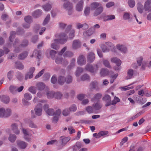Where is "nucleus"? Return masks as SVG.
<instances>
[{"mask_svg":"<svg viewBox=\"0 0 151 151\" xmlns=\"http://www.w3.org/2000/svg\"><path fill=\"white\" fill-rule=\"evenodd\" d=\"M63 96V94L60 92H58L55 93V97L57 99H60Z\"/></svg>","mask_w":151,"mask_h":151,"instance_id":"c03bdc74","label":"nucleus"},{"mask_svg":"<svg viewBox=\"0 0 151 151\" xmlns=\"http://www.w3.org/2000/svg\"><path fill=\"white\" fill-rule=\"evenodd\" d=\"M24 20L26 22L28 23H29L31 22V17L30 16L26 17L24 18Z\"/></svg>","mask_w":151,"mask_h":151,"instance_id":"4d7b16f0","label":"nucleus"},{"mask_svg":"<svg viewBox=\"0 0 151 151\" xmlns=\"http://www.w3.org/2000/svg\"><path fill=\"white\" fill-rule=\"evenodd\" d=\"M55 93L53 91H49L47 93V97L48 99H51L53 97H55Z\"/></svg>","mask_w":151,"mask_h":151,"instance_id":"e433bc0d","label":"nucleus"},{"mask_svg":"<svg viewBox=\"0 0 151 151\" xmlns=\"http://www.w3.org/2000/svg\"><path fill=\"white\" fill-rule=\"evenodd\" d=\"M42 7L45 11H48L51 9V6L50 4H47L43 6H42Z\"/></svg>","mask_w":151,"mask_h":151,"instance_id":"58836bf2","label":"nucleus"},{"mask_svg":"<svg viewBox=\"0 0 151 151\" xmlns=\"http://www.w3.org/2000/svg\"><path fill=\"white\" fill-rule=\"evenodd\" d=\"M103 63L104 66L109 68H111V66L109 61L107 60H104L103 61Z\"/></svg>","mask_w":151,"mask_h":151,"instance_id":"6e6d98bb","label":"nucleus"},{"mask_svg":"<svg viewBox=\"0 0 151 151\" xmlns=\"http://www.w3.org/2000/svg\"><path fill=\"white\" fill-rule=\"evenodd\" d=\"M72 81V78L71 76L70 75L68 76L66 78H65V81L67 83H71Z\"/></svg>","mask_w":151,"mask_h":151,"instance_id":"a19ab883","label":"nucleus"},{"mask_svg":"<svg viewBox=\"0 0 151 151\" xmlns=\"http://www.w3.org/2000/svg\"><path fill=\"white\" fill-rule=\"evenodd\" d=\"M133 70L131 69L129 70L127 73V79H129L132 78L133 75Z\"/></svg>","mask_w":151,"mask_h":151,"instance_id":"473e14b6","label":"nucleus"},{"mask_svg":"<svg viewBox=\"0 0 151 151\" xmlns=\"http://www.w3.org/2000/svg\"><path fill=\"white\" fill-rule=\"evenodd\" d=\"M62 7L68 11L69 15H71L72 14L73 7L72 3L69 1L66 2L63 4Z\"/></svg>","mask_w":151,"mask_h":151,"instance_id":"7ed1b4c3","label":"nucleus"},{"mask_svg":"<svg viewBox=\"0 0 151 151\" xmlns=\"http://www.w3.org/2000/svg\"><path fill=\"white\" fill-rule=\"evenodd\" d=\"M116 46L117 49L122 52H125L127 51L126 47L122 45L118 44Z\"/></svg>","mask_w":151,"mask_h":151,"instance_id":"b1692460","label":"nucleus"},{"mask_svg":"<svg viewBox=\"0 0 151 151\" xmlns=\"http://www.w3.org/2000/svg\"><path fill=\"white\" fill-rule=\"evenodd\" d=\"M28 54L27 52H25L20 54L18 56V58L21 60L24 59L27 56Z\"/></svg>","mask_w":151,"mask_h":151,"instance_id":"c756f323","label":"nucleus"},{"mask_svg":"<svg viewBox=\"0 0 151 151\" xmlns=\"http://www.w3.org/2000/svg\"><path fill=\"white\" fill-rule=\"evenodd\" d=\"M65 82V78L63 76H60L59 77L58 82L60 85H62Z\"/></svg>","mask_w":151,"mask_h":151,"instance_id":"2f4dec72","label":"nucleus"},{"mask_svg":"<svg viewBox=\"0 0 151 151\" xmlns=\"http://www.w3.org/2000/svg\"><path fill=\"white\" fill-rule=\"evenodd\" d=\"M119 101L120 99H119L115 96L114 98V99L111 102V104H116L117 103L119 102Z\"/></svg>","mask_w":151,"mask_h":151,"instance_id":"864d4df0","label":"nucleus"},{"mask_svg":"<svg viewBox=\"0 0 151 151\" xmlns=\"http://www.w3.org/2000/svg\"><path fill=\"white\" fill-rule=\"evenodd\" d=\"M12 128L14 132L16 134L19 133V131L17 129V125L16 124H13L11 125Z\"/></svg>","mask_w":151,"mask_h":151,"instance_id":"393cba45","label":"nucleus"},{"mask_svg":"<svg viewBox=\"0 0 151 151\" xmlns=\"http://www.w3.org/2000/svg\"><path fill=\"white\" fill-rule=\"evenodd\" d=\"M55 37L58 39L54 40V42L52 43L51 46L52 48L57 50L58 48L57 44L58 43L62 44L64 43L67 41V37L64 33H63L60 34H56Z\"/></svg>","mask_w":151,"mask_h":151,"instance_id":"f257e3e1","label":"nucleus"},{"mask_svg":"<svg viewBox=\"0 0 151 151\" xmlns=\"http://www.w3.org/2000/svg\"><path fill=\"white\" fill-rule=\"evenodd\" d=\"M108 133V132L107 131H101L99 132L98 133V136L99 137V138L101 136H104L105 135H106Z\"/></svg>","mask_w":151,"mask_h":151,"instance_id":"09e8293b","label":"nucleus"},{"mask_svg":"<svg viewBox=\"0 0 151 151\" xmlns=\"http://www.w3.org/2000/svg\"><path fill=\"white\" fill-rule=\"evenodd\" d=\"M15 32L14 31H12L11 33V35L9 37V40L11 42L12 41V40L15 37Z\"/></svg>","mask_w":151,"mask_h":151,"instance_id":"5fc2aeb1","label":"nucleus"},{"mask_svg":"<svg viewBox=\"0 0 151 151\" xmlns=\"http://www.w3.org/2000/svg\"><path fill=\"white\" fill-rule=\"evenodd\" d=\"M82 147V144L80 143H76V145L73 147V151H78Z\"/></svg>","mask_w":151,"mask_h":151,"instance_id":"5701e85b","label":"nucleus"},{"mask_svg":"<svg viewBox=\"0 0 151 151\" xmlns=\"http://www.w3.org/2000/svg\"><path fill=\"white\" fill-rule=\"evenodd\" d=\"M15 66L16 68L20 70L23 69L24 68V66L22 63L19 62L15 63Z\"/></svg>","mask_w":151,"mask_h":151,"instance_id":"c85d7f7f","label":"nucleus"},{"mask_svg":"<svg viewBox=\"0 0 151 151\" xmlns=\"http://www.w3.org/2000/svg\"><path fill=\"white\" fill-rule=\"evenodd\" d=\"M115 18V17L113 15H107L106 16L105 19L106 20H111Z\"/></svg>","mask_w":151,"mask_h":151,"instance_id":"3c124183","label":"nucleus"},{"mask_svg":"<svg viewBox=\"0 0 151 151\" xmlns=\"http://www.w3.org/2000/svg\"><path fill=\"white\" fill-rule=\"evenodd\" d=\"M35 70V68L34 67H32L29 69V72L26 75L25 79L27 80L28 78H31L33 76V73Z\"/></svg>","mask_w":151,"mask_h":151,"instance_id":"6e6552de","label":"nucleus"},{"mask_svg":"<svg viewBox=\"0 0 151 151\" xmlns=\"http://www.w3.org/2000/svg\"><path fill=\"white\" fill-rule=\"evenodd\" d=\"M9 89L10 92L13 93L17 91V88L14 86H10Z\"/></svg>","mask_w":151,"mask_h":151,"instance_id":"ea45409f","label":"nucleus"},{"mask_svg":"<svg viewBox=\"0 0 151 151\" xmlns=\"http://www.w3.org/2000/svg\"><path fill=\"white\" fill-rule=\"evenodd\" d=\"M91 8L89 7H86L84 11V13L86 16H88L90 12Z\"/></svg>","mask_w":151,"mask_h":151,"instance_id":"0e129e2a","label":"nucleus"},{"mask_svg":"<svg viewBox=\"0 0 151 151\" xmlns=\"http://www.w3.org/2000/svg\"><path fill=\"white\" fill-rule=\"evenodd\" d=\"M98 84L96 81L92 82L90 84V87L93 88H96L98 86Z\"/></svg>","mask_w":151,"mask_h":151,"instance_id":"79ce46f5","label":"nucleus"},{"mask_svg":"<svg viewBox=\"0 0 151 151\" xmlns=\"http://www.w3.org/2000/svg\"><path fill=\"white\" fill-rule=\"evenodd\" d=\"M16 139V136L14 134H10L9 137V140L11 142H14Z\"/></svg>","mask_w":151,"mask_h":151,"instance_id":"4c0bfd02","label":"nucleus"},{"mask_svg":"<svg viewBox=\"0 0 151 151\" xmlns=\"http://www.w3.org/2000/svg\"><path fill=\"white\" fill-rule=\"evenodd\" d=\"M137 9L138 12L140 13H142L144 10L143 5L140 2H138L137 4Z\"/></svg>","mask_w":151,"mask_h":151,"instance_id":"cd10ccee","label":"nucleus"},{"mask_svg":"<svg viewBox=\"0 0 151 151\" xmlns=\"http://www.w3.org/2000/svg\"><path fill=\"white\" fill-rule=\"evenodd\" d=\"M95 59V55L93 52L88 53L87 56L88 60L90 62H93Z\"/></svg>","mask_w":151,"mask_h":151,"instance_id":"a211bd4d","label":"nucleus"},{"mask_svg":"<svg viewBox=\"0 0 151 151\" xmlns=\"http://www.w3.org/2000/svg\"><path fill=\"white\" fill-rule=\"evenodd\" d=\"M86 60L85 57L82 55H80L77 59V63L78 64L80 65H83L86 63Z\"/></svg>","mask_w":151,"mask_h":151,"instance_id":"0eeeda50","label":"nucleus"},{"mask_svg":"<svg viewBox=\"0 0 151 151\" xmlns=\"http://www.w3.org/2000/svg\"><path fill=\"white\" fill-rule=\"evenodd\" d=\"M61 111L60 109H58L57 110L55 113H54L53 111V113L52 115H54L55 116H58L61 114Z\"/></svg>","mask_w":151,"mask_h":151,"instance_id":"680f3d73","label":"nucleus"},{"mask_svg":"<svg viewBox=\"0 0 151 151\" xmlns=\"http://www.w3.org/2000/svg\"><path fill=\"white\" fill-rule=\"evenodd\" d=\"M50 19V15L49 14H48L46 16V18L45 19L44 22L43 23V25H45L48 22L49 20Z\"/></svg>","mask_w":151,"mask_h":151,"instance_id":"bf43d9fd","label":"nucleus"},{"mask_svg":"<svg viewBox=\"0 0 151 151\" xmlns=\"http://www.w3.org/2000/svg\"><path fill=\"white\" fill-rule=\"evenodd\" d=\"M24 97L26 99L29 100L31 99V95L28 93H26L24 95Z\"/></svg>","mask_w":151,"mask_h":151,"instance_id":"e2e57ef3","label":"nucleus"},{"mask_svg":"<svg viewBox=\"0 0 151 151\" xmlns=\"http://www.w3.org/2000/svg\"><path fill=\"white\" fill-rule=\"evenodd\" d=\"M40 106V107H36L35 109V111L36 115L39 116L41 115L42 114V111L41 109L42 106L40 104L37 105V106Z\"/></svg>","mask_w":151,"mask_h":151,"instance_id":"f3484780","label":"nucleus"},{"mask_svg":"<svg viewBox=\"0 0 151 151\" xmlns=\"http://www.w3.org/2000/svg\"><path fill=\"white\" fill-rule=\"evenodd\" d=\"M95 10L93 13V15L94 16H97L103 12L104 8L102 5L100 6Z\"/></svg>","mask_w":151,"mask_h":151,"instance_id":"1a4fd4ad","label":"nucleus"},{"mask_svg":"<svg viewBox=\"0 0 151 151\" xmlns=\"http://www.w3.org/2000/svg\"><path fill=\"white\" fill-rule=\"evenodd\" d=\"M76 110V106L74 104L72 105L69 108V110L70 111L74 112Z\"/></svg>","mask_w":151,"mask_h":151,"instance_id":"de8ad7c7","label":"nucleus"},{"mask_svg":"<svg viewBox=\"0 0 151 151\" xmlns=\"http://www.w3.org/2000/svg\"><path fill=\"white\" fill-rule=\"evenodd\" d=\"M44 69H43L40 72L38 73L35 76V78H38L40 77L41 76H42L44 73Z\"/></svg>","mask_w":151,"mask_h":151,"instance_id":"69168bd1","label":"nucleus"},{"mask_svg":"<svg viewBox=\"0 0 151 151\" xmlns=\"http://www.w3.org/2000/svg\"><path fill=\"white\" fill-rule=\"evenodd\" d=\"M83 1H81L76 5V10L79 12L81 11L83 9Z\"/></svg>","mask_w":151,"mask_h":151,"instance_id":"4468645a","label":"nucleus"},{"mask_svg":"<svg viewBox=\"0 0 151 151\" xmlns=\"http://www.w3.org/2000/svg\"><path fill=\"white\" fill-rule=\"evenodd\" d=\"M71 138L70 137H65L64 136L61 137L60 138V140L61 142V144L60 145H57V149L59 150L63 148V147L67 144Z\"/></svg>","mask_w":151,"mask_h":151,"instance_id":"20e7f679","label":"nucleus"},{"mask_svg":"<svg viewBox=\"0 0 151 151\" xmlns=\"http://www.w3.org/2000/svg\"><path fill=\"white\" fill-rule=\"evenodd\" d=\"M130 18L129 14L128 13H125L124 16L123 18L124 19H129Z\"/></svg>","mask_w":151,"mask_h":151,"instance_id":"774afa93","label":"nucleus"},{"mask_svg":"<svg viewBox=\"0 0 151 151\" xmlns=\"http://www.w3.org/2000/svg\"><path fill=\"white\" fill-rule=\"evenodd\" d=\"M111 61L116 63L117 66L118 67L121 64V61L117 58L114 57L111 58Z\"/></svg>","mask_w":151,"mask_h":151,"instance_id":"aec40b11","label":"nucleus"},{"mask_svg":"<svg viewBox=\"0 0 151 151\" xmlns=\"http://www.w3.org/2000/svg\"><path fill=\"white\" fill-rule=\"evenodd\" d=\"M81 79L82 81L89 80L90 77L88 75L85 74L81 77Z\"/></svg>","mask_w":151,"mask_h":151,"instance_id":"49530a36","label":"nucleus"},{"mask_svg":"<svg viewBox=\"0 0 151 151\" xmlns=\"http://www.w3.org/2000/svg\"><path fill=\"white\" fill-rule=\"evenodd\" d=\"M28 45V41L25 40L23 41L22 43L19 45V40L16 39L13 44V46L14 48L15 52H18L20 50L21 47H23L27 46Z\"/></svg>","mask_w":151,"mask_h":151,"instance_id":"f03ea898","label":"nucleus"},{"mask_svg":"<svg viewBox=\"0 0 151 151\" xmlns=\"http://www.w3.org/2000/svg\"><path fill=\"white\" fill-rule=\"evenodd\" d=\"M101 96L102 95L101 93H97L91 99V101L93 102L99 101V99L101 98Z\"/></svg>","mask_w":151,"mask_h":151,"instance_id":"6ab92c4d","label":"nucleus"},{"mask_svg":"<svg viewBox=\"0 0 151 151\" xmlns=\"http://www.w3.org/2000/svg\"><path fill=\"white\" fill-rule=\"evenodd\" d=\"M68 129L69 131L70 134H72V133H75L76 132L75 129L72 127H69L68 128Z\"/></svg>","mask_w":151,"mask_h":151,"instance_id":"13d9d810","label":"nucleus"},{"mask_svg":"<svg viewBox=\"0 0 151 151\" xmlns=\"http://www.w3.org/2000/svg\"><path fill=\"white\" fill-rule=\"evenodd\" d=\"M11 111L9 109L5 110L3 108L0 109V117H7L9 116L11 114Z\"/></svg>","mask_w":151,"mask_h":151,"instance_id":"39448f33","label":"nucleus"},{"mask_svg":"<svg viewBox=\"0 0 151 151\" xmlns=\"http://www.w3.org/2000/svg\"><path fill=\"white\" fill-rule=\"evenodd\" d=\"M17 142L18 146L22 149L25 148L27 146V143L24 142L19 141Z\"/></svg>","mask_w":151,"mask_h":151,"instance_id":"dca6fc26","label":"nucleus"},{"mask_svg":"<svg viewBox=\"0 0 151 151\" xmlns=\"http://www.w3.org/2000/svg\"><path fill=\"white\" fill-rule=\"evenodd\" d=\"M128 3L129 6L131 8H133L135 5V1L134 0H129Z\"/></svg>","mask_w":151,"mask_h":151,"instance_id":"a18cd8bd","label":"nucleus"},{"mask_svg":"<svg viewBox=\"0 0 151 151\" xmlns=\"http://www.w3.org/2000/svg\"><path fill=\"white\" fill-rule=\"evenodd\" d=\"M86 69L88 71L93 73L97 71L98 69V67L97 65H96L94 67L90 65H87L86 67Z\"/></svg>","mask_w":151,"mask_h":151,"instance_id":"423d86ee","label":"nucleus"},{"mask_svg":"<svg viewBox=\"0 0 151 151\" xmlns=\"http://www.w3.org/2000/svg\"><path fill=\"white\" fill-rule=\"evenodd\" d=\"M40 56V52H39L37 50H35L34 51L32 57H36L37 58L39 59Z\"/></svg>","mask_w":151,"mask_h":151,"instance_id":"7c9ffc66","label":"nucleus"},{"mask_svg":"<svg viewBox=\"0 0 151 151\" xmlns=\"http://www.w3.org/2000/svg\"><path fill=\"white\" fill-rule=\"evenodd\" d=\"M151 0H147L145 2L144 4V8L145 11H151Z\"/></svg>","mask_w":151,"mask_h":151,"instance_id":"9d476101","label":"nucleus"},{"mask_svg":"<svg viewBox=\"0 0 151 151\" xmlns=\"http://www.w3.org/2000/svg\"><path fill=\"white\" fill-rule=\"evenodd\" d=\"M92 106L95 110H99L102 107V106L101 105L99 101H98L96 103L93 104Z\"/></svg>","mask_w":151,"mask_h":151,"instance_id":"412c9836","label":"nucleus"},{"mask_svg":"<svg viewBox=\"0 0 151 151\" xmlns=\"http://www.w3.org/2000/svg\"><path fill=\"white\" fill-rule=\"evenodd\" d=\"M102 5L98 2H94L92 3L90 5V8L91 10H94Z\"/></svg>","mask_w":151,"mask_h":151,"instance_id":"9b49d317","label":"nucleus"},{"mask_svg":"<svg viewBox=\"0 0 151 151\" xmlns=\"http://www.w3.org/2000/svg\"><path fill=\"white\" fill-rule=\"evenodd\" d=\"M36 87L39 90H42L45 87V85L43 83L38 82L36 85Z\"/></svg>","mask_w":151,"mask_h":151,"instance_id":"4be33fe9","label":"nucleus"},{"mask_svg":"<svg viewBox=\"0 0 151 151\" xmlns=\"http://www.w3.org/2000/svg\"><path fill=\"white\" fill-rule=\"evenodd\" d=\"M109 74V72L107 69L103 68L101 69L100 74L102 76H105Z\"/></svg>","mask_w":151,"mask_h":151,"instance_id":"bb28decb","label":"nucleus"},{"mask_svg":"<svg viewBox=\"0 0 151 151\" xmlns=\"http://www.w3.org/2000/svg\"><path fill=\"white\" fill-rule=\"evenodd\" d=\"M1 101L6 104L9 103L10 99L9 96H3L1 99Z\"/></svg>","mask_w":151,"mask_h":151,"instance_id":"f704fd0d","label":"nucleus"},{"mask_svg":"<svg viewBox=\"0 0 151 151\" xmlns=\"http://www.w3.org/2000/svg\"><path fill=\"white\" fill-rule=\"evenodd\" d=\"M86 110L89 113H92L95 110L92 107L88 106L86 108Z\"/></svg>","mask_w":151,"mask_h":151,"instance_id":"37998d69","label":"nucleus"},{"mask_svg":"<svg viewBox=\"0 0 151 151\" xmlns=\"http://www.w3.org/2000/svg\"><path fill=\"white\" fill-rule=\"evenodd\" d=\"M13 72L12 71H9L7 74V77L9 80H11L12 78Z\"/></svg>","mask_w":151,"mask_h":151,"instance_id":"338daca9","label":"nucleus"},{"mask_svg":"<svg viewBox=\"0 0 151 151\" xmlns=\"http://www.w3.org/2000/svg\"><path fill=\"white\" fill-rule=\"evenodd\" d=\"M42 13V10L38 9L35 11L33 14V16L34 17L37 18L40 16Z\"/></svg>","mask_w":151,"mask_h":151,"instance_id":"a878e982","label":"nucleus"},{"mask_svg":"<svg viewBox=\"0 0 151 151\" xmlns=\"http://www.w3.org/2000/svg\"><path fill=\"white\" fill-rule=\"evenodd\" d=\"M81 43L79 40H74L73 41L72 48L74 49H77L81 47Z\"/></svg>","mask_w":151,"mask_h":151,"instance_id":"f8f14e48","label":"nucleus"},{"mask_svg":"<svg viewBox=\"0 0 151 151\" xmlns=\"http://www.w3.org/2000/svg\"><path fill=\"white\" fill-rule=\"evenodd\" d=\"M75 31L74 30L70 31L69 33V38L70 39H72L74 36V33Z\"/></svg>","mask_w":151,"mask_h":151,"instance_id":"603ef678","label":"nucleus"},{"mask_svg":"<svg viewBox=\"0 0 151 151\" xmlns=\"http://www.w3.org/2000/svg\"><path fill=\"white\" fill-rule=\"evenodd\" d=\"M29 91L33 94H35L36 92L35 87L32 86L30 87L29 89Z\"/></svg>","mask_w":151,"mask_h":151,"instance_id":"8fccbe9b","label":"nucleus"},{"mask_svg":"<svg viewBox=\"0 0 151 151\" xmlns=\"http://www.w3.org/2000/svg\"><path fill=\"white\" fill-rule=\"evenodd\" d=\"M103 100L106 101H111V98L110 96L108 95H105L103 98Z\"/></svg>","mask_w":151,"mask_h":151,"instance_id":"052dcab7","label":"nucleus"},{"mask_svg":"<svg viewBox=\"0 0 151 151\" xmlns=\"http://www.w3.org/2000/svg\"><path fill=\"white\" fill-rule=\"evenodd\" d=\"M22 131L25 136L24 138L26 140H28V139L26 138V136H27L31 135V132L25 129H22Z\"/></svg>","mask_w":151,"mask_h":151,"instance_id":"72a5a7b5","label":"nucleus"},{"mask_svg":"<svg viewBox=\"0 0 151 151\" xmlns=\"http://www.w3.org/2000/svg\"><path fill=\"white\" fill-rule=\"evenodd\" d=\"M48 105L45 104L44 106V108L46 113L49 115H52L53 113V110L52 109H48Z\"/></svg>","mask_w":151,"mask_h":151,"instance_id":"ddd939ff","label":"nucleus"},{"mask_svg":"<svg viewBox=\"0 0 151 151\" xmlns=\"http://www.w3.org/2000/svg\"><path fill=\"white\" fill-rule=\"evenodd\" d=\"M73 55V53L70 51H66L63 54V56L65 58L70 57H72Z\"/></svg>","mask_w":151,"mask_h":151,"instance_id":"c9c22d12","label":"nucleus"},{"mask_svg":"<svg viewBox=\"0 0 151 151\" xmlns=\"http://www.w3.org/2000/svg\"><path fill=\"white\" fill-rule=\"evenodd\" d=\"M55 62L57 64H59L62 63L64 65H67L68 63L67 60L65 59L63 60L60 56L57 57L55 59Z\"/></svg>","mask_w":151,"mask_h":151,"instance_id":"2eb2a0df","label":"nucleus"}]
</instances>
